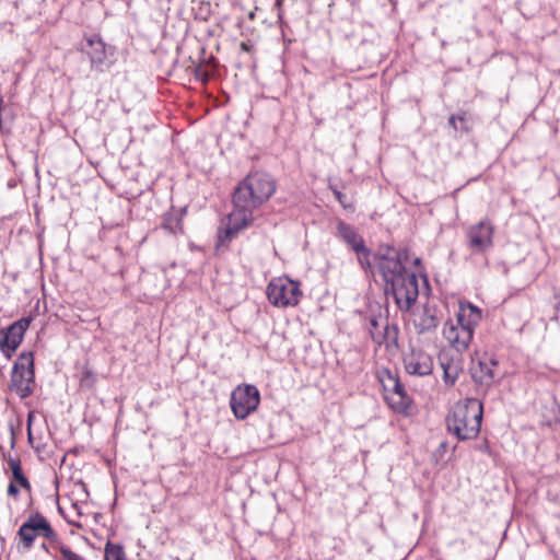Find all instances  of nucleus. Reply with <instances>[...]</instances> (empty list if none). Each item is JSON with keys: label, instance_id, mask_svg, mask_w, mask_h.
<instances>
[{"label": "nucleus", "instance_id": "f257e3e1", "mask_svg": "<svg viewBox=\"0 0 560 560\" xmlns=\"http://www.w3.org/2000/svg\"><path fill=\"white\" fill-rule=\"evenodd\" d=\"M481 318L482 313L478 306L460 302L455 318L444 323L442 336L453 350L463 353L468 350Z\"/></svg>", "mask_w": 560, "mask_h": 560}, {"label": "nucleus", "instance_id": "f03ea898", "mask_svg": "<svg viewBox=\"0 0 560 560\" xmlns=\"http://www.w3.org/2000/svg\"><path fill=\"white\" fill-rule=\"evenodd\" d=\"M482 415L483 406L479 399L459 400L446 417L447 431L460 441L474 440L479 435Z\"/></svg>", "mask_w": 560, "mask_h": 560}, {"label": "nucleus", "instance_id": "7ed1b4c3", "mask_svg": "<svg viewBox=\"0 0 560 560\" xmlns=\"http://www.w3.org/2000/svg\"><path fill=\"white\" fill-rule=\"evenodd\" d=\"M277 190L275 178L261 171L250 172L234 189L233 198L256 210Z\"/></svg>", "mask_w": 560, "mask_h": 560}, {"label": "nucleus", "instance_id": "20e7f679", "mask_svg": "<svg viewBox=\"0 0 560 560\" xmlns=\"http://www.w3.org/2000/svg\"><path fill=\"white\" fill-rule=\"evenodd\" d=\"M38 537L46 538L52 548L56 544H59V536L50 522L42 513L36 512L28 515L16 532L18 549L22 551L31 550Z\"/></svg>", "mask_w": 560, "mask_h": 560}, {"label": "nucleus", "instance_id": "39448f33", "mask_svg": "<svg viewBox=\"0 0 560 560\" xmlns=\"http://www.w3.org/2000/svg\"><path fill=\"white\" fill-rule=\"evenodd\" d=\"M376 377L383 388V397L388 407L400 415L409 416L412 409V399L407 394L397 373L387 368L376 371Z\"/></svg>", "mask_w": 560, "mask_h": 560}, {"label": "nucleus", "instance_id": "423d86ee", "mask_svg": "<svg viewBox=\"0 0 560 560\" xmlns=\"http://www.w3.org/2000/svg\"><path fill=\"white\" fill-rule=\"evenodd\" d=\"M266 295L272 306L289 308L299 305L303 291L299 281L281 276L270 280L266 289Z\"/></svg>", "mask_w": 560, "mask_h": 560}, {"label": "nucleus", "instance_id": "0eeeda50", "mask_svg": "<svg viewBox=\"0 0 560 560\" xmlns=\"http://www.w3.org/2000/svg\"><path fill=\"white\" fill-rule=\"evenodd\" d=\"M34 385V354L22 352L13 365L9 388L20 398H26L33 394Z\"/></svg>", "mask_w": 560, "mask_h": 560}, {"label": "nucleus", "instance_id": "6e6552de", "mask_svg": "<svg viewBox=\"0 0 560 560\" xmlns=\"http://www.w3.org/2000/svg\"><path fill=\"white\" fill-rule=\"evenodd\" d=\"M233 210L226 217L224 226L218 231L219 245H224L237 236L240 232L250 226L254 222V209L235 198H232Z\"/></svg>", "mask_w": 560, "mask_h": 560}, {"label": "nucleus", "instance_id": "1a4fd4ad", "mask_svg": "<svg viewBox=\"0 0 560 560\" xmlns=\"http://www.w3.org/2000/svg\"><path fill=\"white\" fill-rule=\"evenodd\" d=\"M259 404L260 394L255 385H238L231 394L230 406L234 417L238 420H244L256 411Z\"/></svg>", "mask_w": 560, "mask_h": 560}, {"label": "nucleus", "instance_id": "9d476101", "mask_svg": "<svg viewBox=\"0 0 560 560\" xmlns=\"http://www.w3.org/2000/svg\"><path fill=\"white\" fill-rule=\"evenodd\" d=\"M386 290L393 294L399 310L407 312L416 303L419 295L417 276L412 272H407L387 284Z\"/></svg>", "mask_w": 560, "mask_h": 560}, {"label": "nucleus", "instance_id": "9b49d317", "mask_svg": "<svg viewBox=\"0 0 560 560\" xmlns=\"http://www.w3.org/2000/svg\"><path fill=\"white\" fill-rule=\"evenodd\" d=\"M337 235L354 252L359 265L365 271L373 273L372 253L358 231L352 225L339 221L337 224Z\"/></svg>", "mask_w": 560, "mask_h": 560}, {"label": "nucleus", "instance_id": "f8f14e48", "mask_svg": "<svg viewBox=\"0 0 560 560\" xmlns=\"http://www.w3.org/2000/svg\"><path fill=\"white\" fill-rule=\"evenodd\" d=\"M5 462L8 468L4 469V472L9 479L7 495L10 499L18 500L22 491L31 494L33 487L28 476L23 469L21 459L9 455L5 457Z\"/></svg>", "mask_w": 560, "mask_h": 560}, {"label": "nucleus", "instance_id": "ddd939ff", "mask_svg": "<svg viewBox=\"0 0 560 560\" xmlns=\"http://www.w3.org/2000/svg\"><path fill=\"white\" fill-rule=\"evenodd\" d=\"M405 256V253L394 248H387L384 254L372 255L386 285L408 272L402 264V257Z\"/></svg>", "mask_w": 560, "mask_h": 560}, {"label": "nucleus", "instance_id": "4468645a", "mask_svg": "<svg viewBox=\"0 0 560 560\" xmlns=\"http://www.w3.org/2000/svg\"><path fill=\"white\" fill-rule=\"evenodd\" d=\"M31 317H23L0 331V351L10 360L23 341L31 325Z\"/></svg>", "mask_w": 560, "mask_h": 560}, {"label": "nucleus", "instance_id": "2eb2a0df", "mask_svg": "<svg viewBox=\"0 0 560 560\" xmlns=\"http://www.w3.org/2000/svg\"><path fill=\"white\" fill-rule=\"evenodd\" d=\"M368 329L377 346H384L386 349L397 347L399 329L396 325L389 324L387 318L372 316Z\"/></svg>", "mask_w": 560, "mask_h": 560}, {"label": "nucleus", "instance_id": "dca6fc26", "mask_svg": "<svg viewBox=\"0 0 560 560\" xmlns=\"http://www.w3.org/2000/svg\"><path fill=\"white\" fill-rule=\"evenodd\" d=\"M494 226L490 220H482L471 226L466 232L468 246L472 253H485L493 244Z\"/></svg>", "mask_w": 560, "mask_h": 560}, {"label": "nucleus", "instance_id": "f3484780", "mask_svg": "<svg viewBox=\"0 0 560 560\" xmlns=\"http://www.w3.org/2000/svg\"><path fill=\"white\" fill-rule=\"evenodd\" d=\"M402 362L409 375L427 376L433 372V358L420 347H410L404 354Z\"/></svg>", "mask_w": 560, "mask_h": 560}, {"label": "nucleus", "instance_id": "a211bd4d", "mask_svg": "<svg viewBox=\"0 0 560 560\" xmlns=\"http://www.w3.org/2000/svg\"><path fill=\"white\" fill-rule=\"evenodd\" d=\"M436 306L424 304L421 310L413 313L412 324L418 334H424L435 329L439 325Z\"/></svg>", "mask_w": 560, "mask_h": 560}, {"label": "nucleus", "instance_id": "6ab92c4d", "mask_svg": "<svg viewBox=\"0 0 560 560\" xmlns=\"http://www.w3.org/2000/svg\"><path fill=\"white\" fill-rule=\"evenodd\" d=\"M498 361L485 354L477 363H472L471 376L475 382L481 385H490L494 381Z\"/></svg>", "mask_w": 560, "mask_h": 560}, {"label": "nucleus", "instance_id": "aec40b11", "mask_svg": "<svg viewBox=\"0 0 560 560\" xmlns=\"http://www.w3.org/2000/svg\"><path fill=\"white\" fill-rule=\"evenodd\" d=\"M86 46L81 48V51L85 52L90 57L92 66L103 65L107 58L106 44L103 42L100 35H85L84 36Z\"/></svg>", "mask_w": 560, "mask_h": 560}, {"label": "nucleus", "instance_id": "412c9836", "mask_svg": "<svg viewBox=\"0 0 560 560\" xmlns=\"http://www.w3.org/2000/svg\"><path fill=\"white\" fill-rule=\"evenodd\" d=\"M441 366L443 369V380L445 384L448 386L454 385L463 370L462 360L459 358L447 360L445 355H442Z\"/></svg>", "mask_w": 560, "mask_h": 560}, {"label": "nucleus", "instance_id": "4be33fe9", "mask_svg": "<svg viewBox=\"0 0 560 560\" xmlns=\"http://www.w3.org/2000/svg\"><path fill=\"white\" fill-rule=\"evenodd\" d=\"M162 228L170 233H183V220L175 212H166L163 217Z\"/></svg>", "mask_w": 560, "mask_h": 560}, {"label": "nucleus", "instance_id": "5701e85b", "mask_svg": "<svg viewBox=\"0 0 560 560\" xmlns=\"http://www.w3.org/2000/svg\"><path fill=\"white\" fill-rule=\"evenodd\" d=\"M104 560H126V552L120 544L107 541L104 548Z\"/></svg>", "mask_w": 560, "mask_h": 560}, {"label": "nucleus", "instance_id": "b1692460", "mask_svg": "<svg viewBox=\"0 0 560 560\" xmlns=\"http://www.w3.org/2000/svg\"><path fill=\"white\" fill-rule=\"evenodd\" d=\"M96 374L89 368H84L79 380L80 388L85 390H93L96 386Z\"/></svg>", "mask_w": 560, "mask_h": 560}, {"label": "nucleus", "instance_id": "393cba45", "mask_svg": "<svg viewBox=\"0 0 560 560\" xmlns=\"http://www.w3.org/2000/svg\"><path fill=\"white\" fill-rule=\"evenodd\" d=\"M74 492L81 493L83 499L82 500H73L70 495H68V499L70 500L71 508L75 511L77 515L78 516H82L83 515L82 504L86 501V499L89 497V492L86 491V488H85L84 483L75 485L74 489L72 491V494Z\"/></svg>", "mask_w": 560, "mask_h": 560}, {"label": "nucleus", "instance_id": "a878e982", "mask_svg": "<svg viewBox=\"0 0 560 560\" xmlns=\"http://www.w3.org/2000/svg\"><path fill=\"white\" fill-rule=\"evenodd\" d=\"M32 419H33V413H30L28 417H27V440H28V443L32 445V447L34 448V451L39 455H44L45 454V448H46V445L40 443V442H37L35 436L33 435V432H32V428H31V424H32Z\"/></svg>", "mask_w": 560, "mask_h": 560}, {"label": "nucleus", "instance_id": "bb28decb", "mask_svg": "<svg viewBox=\"0 0 560 560\" xmlns=\"http://www.w3.org/2000/svg\"><path fill=\"white\" fill-rule=\"evenodd\" d=\"M448 124L454 128L456 131L460 132H468L469 126L467 118L465 115H452L448 119Z\"/></svg>", "mask_w": 560, "mask_h": 560}, {"label": "nucleus", "instance_id": "cd10ccee", "mask_svg": "<svg viewBox=\"0 0 560 560\" xmlns=\"http://www.w3.org/2000/svg\"><path fill=\"white\" fill-rule=\"evenodd\" d=\"M61 553L62 560H84L80 555L72 551L68 546L61 542L59 539V544H56L52 548Z\"/></svg>", "mask_w": 560, "mask_h": 560}, {"label": "nucleus", "instance_id": "c85d7f7f", "mask_svg": "<svg viewBox=\"0 0 560 560\" xmlns=\"http://www.w3.org/2000/svg\"><path fill=\"white\" fill-rule=\"evenodd\" d=\"M214 70L210 69L209 66H198L195 70V77L200 80L203 84L208 83V81L213 77Z\"/></svg>", "mask_w": 560, "mask_h": 560}, {"label": "nucleus", "instance_id": "c756f323", "mask_svg": "<svg viewBox=\"0 0 560 560\" xmlns=\"http://www.w3.org/2000/svg\"><path fill=\"white\" fill-rule=\"evenodd\" d=\"M335 198L341 205L343 209H353V203L348 200L347 196L338 189H332Z\"/></svg>", "mask_w": 560, "mask_h": 560}, {"label": "nucleus", "instance_id": "7c9ffc66", "mask_svg": "<svg viewBox=\"0 0 560 560\" xmlns=\"http://www.w3.org/2000/svg\"><path fill=\"white\" fill-rule=\"evenodd\" d=\"M241 49L243 51H246V52H249L250 51V46L246 43V42H242L241 45H240Z\"/></svg>", "mask_w": 560, "mask_h": 560}, {"label": "nucleus", "instance_id": "2f4dec72", "mask_svg": "<svg viewBox=\"0 0 560 560\" xmlns=\"http://www.w3.org/2000/svg\"><path fill=\"white\" fill-rule=\"evenodd\" d=\"M40 548H42L43 550H45L47 553H50V548H52V547H51V545H50V546H48L46 542H43V544L40 545Z\"/></svg>", "mask_w": 560, "mask_h": 560}, {"label": "nucleus", "instance_id": "473e14b6", "mask_svg": "<svg viewBox=\"0 0 560 560\" xmlns=\"http://www.w3.org/2000/svg\"><path fill=\"white\" fill-rule=\"evenodd\" d=\"M284 0H276V5L280 9Z\"/></svg>", "mask_w": 560, "mask_h": 560}]
</instances>
